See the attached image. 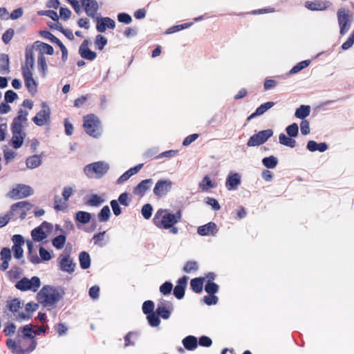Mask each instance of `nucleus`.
Wrapping results in <instances>:
<instances>
[{
  "label": "nucleus",
  "instance_id": "9b49d317",
  "mask_svg": "<svg viewBox=\"0 0 354 354\" xmlns=\"http://www.w3.org/2000/svg\"><path fill=\"white\" fill-rule=\"evenodd\" d=\"M57 261L58 266L62 271L69 274L74 272L75 263L68 253L63 252L57 258Z\"/></svg>",
  "mask_w": 354,
  "mask_h": 354
},
{
  "label": "nucleus",
  "instance_id": "72a5a7b5",
  "mask_svg": "<svg viewBox=\"0 0 354 354\" xmlns=\"http://www.w3.org/2000/svg\"><path fill=\"white\" fill-rule=\"evenodd\" d=\"M41 163V158L38 155H33L26 159V164L28 168L35 169Z\"/></svg>",
  "mask_w": 354,
  "mask_h": 354
},
{
  "label": "nucleus",
  "instance_id": "4d7b16f0",
  "mask_svg": "<svg viewBox=\"0 0 354 354\" xmlns=\"http://www.w3.org/2000/svg\"><path fill=\"white\" fill-rule=\"evenodd\" d=\"M153 208L152 206L150 204H146L143 205L142 208V214L143 217L148 220L150 218L152 214Z\"/></svg>",
  "mask_w": 354,
  "mask_h": 354
},
{
  "label": "nucleus",
  "instance_id": "423d86ee",
  "mask_svg": "<svg viewBox=\"0 0 354 354\" xmlns=\"http://www.w3.org/2000/svg\"><path fill=\"white\" fill-rule=\"evenodd\" d=\"M109 165L103 162H96L86 165L84 172L89 178H102L109 170Z\"/></svg>",
  "mask_w": 354,
  "mask_h": 354
},
{
  "label": "nucleus",
  "instance_id": "de8ad7c7",
  "mask_svg": "<svg viewBox=\"0 0 354 354\" xmlns=\"http://www.w3.org/2000/svg\"><path fill=\"white\" fill-rule=\"evenodd\" d=\"M287 134L292 138L297 136L299 133L298 125L296 123H293L288 126L286 129Z\"/></svg>",
  "mask_w": 354,
  "mask_h": 354
},
{
  "label": "nucleus",
  "instance_id": "f8f14e48",
  "mask_svg": "<svg viewBox=\"0 0 354 354\" xmlns=\"http://www.w3.org/2000/svg\"><path fill=\"white\" fill-rule=\"evenodd\" d=\"M12 146L15 149H18L21 147L24 143L26 133L23 131V125L12 124Z\"/></svg>",
  "mask_w": 354,
  "mask_h": 354
},
{
  "label": "nucleus",
  "instance_id": "338daca9",
  "mask_svg": "<svg viewBox=\"0 0 354 354\" xmlns=\"http://www.w3.org/2000/svg\"><path fill=\"white\" fill-rule=\"evenodd\" d=\"M174 294L178 299L183 298L185 294V287L181 284H178L174 288Z\"/></svg>",
  "mask_w": 354,
  "mask_h": 354
},
{
  "label": "nucleus",
  "instance_id": "4be33fe9",
  "mask_svg": "<svg viewBox=\"0 0 354 354\" xmlns=\"http://www.w3.org/2000/svg\"><path fill=\"white\" fill-rule=\"evenodd\" d=\"M328 6V1L315 0L312 1H307L305 2V7L311 11H323L326 10Z\"/></svg>",
  "mask_w": 354,
  "mask_h": 354
},
{
  "label": "nucleus",
  "instance_id": "864d4df0",
  "mask_svg": "<svg viewBox=\"0 0 354 354\" xmlns=\"http://www.w3.org/2000/svg\"><path fill=\"white\" fill-rule=\"evenodd\" d=\"M39 15H44L51 18L53 21H58L59 17L57 13L52 10H41L38 12Z\"/></svg>",
  "mask_w": 354,
  "mask_h": 354
},
{
  "label": "nucleus",
  "instance_id": "393cba45",
  "mask_svg": "<svg viewBox=\"0 0 354 354\" xmlns=\"http://www.w3.org/2000/svg\"><path fill=\"white\" fill-rule=\"evenodd\" d=\"M11 258V250L8 248H3L0 252V270L4 271L8 268Z\"/></svg>",
  "mask_w": 354,
  "mask_h": 354
},
{
  "label": "nucleus",
  "instance_id": "37998d69",
  "mask_svg": "<svg viewBox=\"0 0 354 354\" xmlns=\"http://www.w3.org/2000/svg\"><path fill=\"white\" fill-rule=\"evenodd\" d=\"M19 331L23 333L24 337L30 338L32 339L31 342L35 340L34 336L32 335L34 330H32V326L31 324H28L21 327L19 329Z\"/></svg>",
  "mask_w": 354,
  "mask_h": 354
},
{
  "label": "nucleus",
  "instance_id": "4468645a",
  "mask_svg": "<svg viewBox=\"0 0 354 354\" xmlns=\"http://www.w3.org/2000/svg\"><path fill=\"white\" fill-rule=\"evenodd\" d=\"M181 218V211L178 210L175 214L169 212L167 209H158L154 216L153 221H178Z\"/></svg>",
  "mask_w": 354,
  "mask_h": 354
},
{
  "label": "nucleus",
  "instance_id": "a19ab883",
  "mask_svg": "<svg viewBox=\"0 0 354 354\" xmlns=\"http://www.w3.org/2000/svg\"><path fill=\"white\" fill-rule=\"evenodd\" d=\"M204 278H196L191 281L192 290L196 292H200L203 290Z\"/></svg>",
  "mask_w": 354,
  "mask_h": 354
},
{
  "label": "nucleus",
  "instance_id": "6ab92c4d",
  "mask_svg": "<svg viewBox=\"0 0 354 354\" xmlns=\"http://www.w3.org/2000/svg\"><path fill=\"white\" fill-rule=\"evenodd\" d=\"M88 17L94 18L99 6L96 0H80Z\"/></svg>",
  "mask_w": 354,
  "mask_h": 354
},
{
  "label": "nucleus",
  "instance_id": "ea45409f",
  "mask_svg": "<svg viewBox=\"0 0 354 354\" xmlns=\"http://www.w3.org/2000/svg\"><path fill=\"white\" fill-rule=\"evenodd\" d=\"M263 165L268 169H273L276 167L278 161L277 158L273 156L266 157L262 160Z\"/></svg>",
  "mask_w": 354,
  "mask_h": 354
},
{
  "label": "nucleus",
  "instance_id": "0e129e2a",
  "mask_svg": "<svg viewBox=\"0 0 354 354\" xmlns=\"http://www.w3.org/2000/svg\"><path fill=\"white\" fill-rule=\"evenodd\" d=\"M154 308V304L151 301H146L142 305V310L145 314H150Z\"/></svg>",
  "mask_w": 354,
  "mask_h": 354
},
{
  "label": "nucleus",
  "instance_id": "6e6d98bb",
  "mask_svg": "<svg viewBox=\"0 0 354 354\" xmlns=\"http://www.w3.org/2000/svg\"><path fill=\"white\" fill-rule=\"evenodd\" d=\"M192 24V23H185V24H180V25L174 26L169 28L167 30V32L169 33V34L174 33V32H176L177 31H179V30H183L185 28H189Z\"/></svg>",
  "mask_w": 354,
  "mask_h": 354
},
{
  "label": "nucleus",
  "instance_id": "c756f323",
  "mask_svg": "<svg viewBox=\"0 0 354 354\" xmlns=\"http://www.w3.org/2000/svg\"><path fill=\"white\" fill-rule=\"evenodd\" d=\"M306 147L312 152L315 151L324 152L328 149V145L325 142L317 143L314 140H310L308 142Z\"/></svg>",
  "mask_w": 354,
  "mask_h": 354
},
{
  "label": "nucleus",
  "instance_id": "a211bd4d",
  "mask_svg": "<svg viewBox=\"0 0 354 354\" xmlns=\"http://www.w3.org/2000/svg\"><path fill=\"white\" fill-rule=\"evenodd\" d=\"M172 182L170 180H159L153 188L154 194L160 198L165 196L171 189Z\"/></svg>",
  "mask_w": 354,
  "mask_h": 354
},
{
  "label": "nucleus",
  "instance_id": "79ce46f5",
  "mask_svg": "<svg viewBox=\"0 0 354 354\" xmlns=\"http://www.w3.org/2000/svg\"><path fill=\"white\" fill-rule=\"evenodd\" d=\"M310 60H304L302 62H299L295 66L292 68V69L289 71V74H295L302 69L306 68L310 64Z\"/></svg>",
  "mask_w": 354,
  "mask_h": 354
},
{
  "label": "nucleus",
  "instance_id": "20e7f679",
  "mask_svg": "<svg viewBox=\"0 0 354 354\" xmlns=\"http://www.w3.org/2000/svg\"><path fill=\"white\" fill-rule=\"evenodd\" d=\"M83 127L85 132L91 137L98 138L101 135V122L94 114L84 116Z\"/></svg>",
  "mask_w": 354,
  "mask_h": 354
},
{
  "label": "nucleus",
  "instance_id": "f704fd0d",
  "mask_svg": "<svg viewBox=\"0 0 354 354\" xmlns=\"http://www.w3.org/2000/svg\"><path fill=\"white\" fill-rule=\"evenodd\" d=\"M37 68L41 76L46 77L48 66L44 55L37 57Z\"/></svg>",
  "mask_w": 354,
  "mask_h": 354
},
{
  "label": "nucleus",
  "instance_id": "e433bc0d",
  "mask_svg": "<svg viewBox=\"0 0 354 354\" xmlns=\"http://www.w3.org/2000/svg\"><path fill=\"white\" fill-rule=\"evenodd\" d=\"M279 141L281 145L294 148L296 146V141L292 137H288L284 133L279 136Z\"/></svg>",
  "mask_w": 354,
  "mask_h": 354
},
{
  "label": "nucleus",
  "instance_id": "7c9ffc66",
  "mask_svg": "<svg viewBox=\"0 0 354 354\" xmlns=\"http://www.w3.org/2000/svg\"><path fill=\"white\" fill-rule=\"evenodd\" d=\"M31 207H27L29 210L26 211V218H32V216L39 217L43 216L45 213L44 210L35 207L34 205L30 203Z\"/></svg>",
  "mask_w": 354,
  "mask_h": 354
},
{
  "label": "nucleus",
  "instance_id": "680f3d73",
  "mask_svg": "<svg viewBox=\"0 0 354 354\" xmlns=\"http://www.w3.org/2000/svg\"><path fill=\"white\" fill-rule=\"evenodd\" d=\"M118 20L120 23H123L125 24H129L132 21L131 17L129 14L124 12L118 14Z\"/></svg>",
  "mask_w": 354,
  "mask_h": 354
},
{
  "label": "nucleus",
  "instance_id": "5701e85b",
  "mask_svg": "<svg viewBox=\"0 0 354 354\" xmlns=\"http://www.w3.org/2000/svg\"><path fill=\"white\" fill-rule=\"evenodd\" d=\"M115 26L114 20L109 17H103L97 21L96 29L99 32H104L106 29H113Z\"/></svg>",
  "mask_w": 354,
  "mask_h": 354
},
{
  "label": "nucleus",
  "instance_id": "f3484780",
  "mask_svg": "<svg viewBox=\"0 0 354 354\" xmlns=\"http://www.w3.org/2000/svg\"><path fill=\"white\" fill-rule=\"evenodd\" d=\"M35 64L33 48L27 46L25 52V62L21 66L22 73H32Z\"/></svg>",
  "mask_w": 354,
  "mask_h": 354
},
{
  "label": "nucleus",
  "instance_id": "f03ea898",
  "mask_svg": "<svg viewBox=\"0 0 354 354\" xmlns=\"http://www.w3.org/2000/svg\"><path fill=\"white\" fill-rule=\"evenodd\" d=\"M26 245L28 248V259L33 264H39L42 261H48L53 258L51 254L43 247L39 248V256H38L32 241L30 239L26 240Z\"/></svg>",
  "mask_w": 354,
  "mask_h": 354
},
{
  "label": "nucleus",
  "instance_id": "774afa93",
  "mask_svg": "<svg viewBox=\"0 0 354 354\" xmlns=\"http://www.w3.org/2000/svg\"><path fill=\"white\" fill-rule=\"evenodd\" d=\"M301 132L303 135H307L310 133L309 122L304 120L300 123Z\"/></svg>",
  "mask_w": 354,
  "mask_h": 354
},
{
  "label": "nucleus",
  "instance_id": "1a4fd4ad",
  "mask_svg": "<svg viewBox=\"0 0 354 354\" xmlns=\"http://www.w3.org/2000/svg\"><path fill=\"white\" fill-rule=\"evenodd\" d=\"M273 135L272 129H266L259 131L257 133L252 136L247 142L249 147L259 146L265 143Z\"/></svg>",
  "mask_w": 354,
  "mask_h": 354
},
{
  "label": "nucleus",
  "instance_id": "0eeeda50",
  "mask_svg": "<svg viewBox=\"0 0 354 354\" xmlns=\"http://www.w3.org/2000/svg\"><path fill=\"white\" fill-rule=\"evenodd\" d=\"M52 225L49 223H43L31 231V236L33 241L42 242L52 234Z\"/></svg>",
  "mask_w": 354,
  "mask_h": 354
},
{
  "label": "nucleus",
  "instance_id": "8fccbe9b",
  "mask_svg": "<svg viewBox=\"0 0 354 354\" xmlns=\"http://www.w3.org/2000/svg\"><path fill=\"white\" fill-rule=\"evenodd\" d=\"M95 44L98 50H102L107 44V39L102 35H98L95 37Z\"/></svg>",
  "mask_w": 354,
  "mask_h": 354
},
{
  "label": "nucleus",
  "instance_id": "69168bd1",
  "mask_svg": "<svg viewBox=\"0 0 354 354\" xmlns=\"http://www.w3.org/2000/svg\"><path fill=\"white\" fill-rule=\"evenodd\" d=\"M205 290L209 294H214L218 292V286L214 283L208 282L205 287Z\"/></svg>",
  "mask_w": 354,
  "mask_h": 354
},
{
  "label": "nucleus",
  "instance_id": "49530a36",
  "mask_svg": "<svg viewBox=\"0 0 354 354\" xmlns=\"http://www.w3.org/2000/svg\"><path fill=\"white\" fill-rule=\"evenodd\" d=\"M28 112L24 110H19L17 117L15 118L12 124L22 125L21 122L26 121Z\"/></svg>",
  "mask_w": 354,
  "mask_h": 354
},
{
  "label": "nucleus",
  "instance_id": "4c0bfd02",
  "mask_svg": "<svg viewBox=\"0 0 354 354\" xmlns=\"http://www.w3.org/2000/svg\"><path fill=\"white\" fill-rule=\"evenodd\" d=\"M80 266L82 269L88 268L91 265V258L88 253L86 252H82L80 253Z\"/></svg>",
  "mask_w": 354,
  "mask_h": 354
},
{
  "label": "nucleus",
  "instance_id": "2f4dec72",
  "mask_svg": "<svg viewBox=\"0 0 354 354\" xmlns=\"http://www.w3.org/2000/svg\"><path fill=\"white\" fill-rule=\"evenodd\" d=\"M216 186V183L212 182L208 176L203 177L198 185V187L202 192H207L209 189L214 188Z\"/></svg>",
  "mask_w": 354,
  "mask_h": 354
},
{
  "label": "nucleus",
  "instance_id": "603ef678",
  "mask_svg": "<svg viewBox=\"0 0 354 354\" xmlns=\"http://www.w3.org/2000/svg\"><path fill=\"white\" fill-rule=\"evenodd\" d=\"M103 201V199H102L100 196L97 194H93L88 201L87 205L90 206H98L102 203Z\"/></svg>",
  "mask_w": 354,
  "mask_h": 354
},
{
  "label": "nucleus",
  "instance_id": "473e14b6",
  "mask_svg": "<svg viewBox=\"0 0 354 354\" xmlns=\"http://www.w3.org/2000/svg\"><path fill=\"white\" fill-rule=\"evenodd\" d=\"M310 113V106L308 105H301L298 109H296L295 115L296 118L304 119L308 116Z\"/></svg>",
  "mask_w": 354,
  "mask_h": 354
},
{
  "label": "nucleus",
  "instance_id": "5fc2aeb1",
  "mask_svg": "<svg viewBox=\"0 0 354 354\" xmlns=\"http://www.w3.org/2000/svg\"><path fill=\"white\" fill-rule=\"evenodd\" d=\"M54 207L57 210H63L67 207V202L57 196L55 198Z\"/></svg>",
  "mask_w": 354,
  "mask_h": 354
},
{
  "label": "nucleus",
  "instance_id": "6e6552de",
  "mask_svg": "<svg viewBox=\"0 0 354 354\" xmlns=\"http://www.w3.org/2000/svg\"><path fill=\"white\" fill-rule=\"evenodd\" d=\"M41 286L40 279L37 277H32L31 279L24 277L19 281L15 287L21 291L31 290L35 292Z\"/></svg>",
  "mask_w": 354,
  "mask_h": 354
},
{
  "label": "nucleus",
  "instance_id": "7ed1b4c3",
  "mask_svg": "<svg viewBox=\"0 0 354 354\" xmlns=\"http://www.w3.org/2000/svg\"><path fill=\"white\" fill-rule=\"evenodd\" d=\"M337 18L339 27V34L344 35L351 27L354 21V15L349 8L342 7L337 10Z\"/></svg>",
  "mask_w": 354,
  "mask_h": 354
},
{
  "label": "nucleus",
  "instance_id": "c03bdc74",
  "mask_svg": "<svg viewBox=\"0 0 354 354\" xmlns=\"http://www.w3.org/2000/svg\"><path fill=\"white\" fill-rule=\"evenodd\" d=\"M53 245L57 248V249H62L64 248L65 243H66V237L64 235H57L53 240Z\"/></svg>",
  "mask_w": 354,
  "mask_h": 354
},
{
  "label": "nucleus",
  "instance_id": "f257e3e1",
  "mask_svg": "<svg viewBox=\"0 0 354 354\" xmlns=\"http://www.w3.org/2000/svg\"><path fill=\"white\" fill-rule=\"evenodd\" d=\"M27 207H31L27 201H20L13 204L9 212L0 217V221H10V220H24L26 218V211L29 210Z\"/></svg>",
  "mask_w": 354,
  "mask_h": 354
},
{
  "label": "nucleus",
  "instance_id": "09e8293b",
  "mask_svg": "<svg viewBox=\"0 0 354 354\" xmlns=\"http://www.w3.org/2000/svg\"><path fill=\"white\" fill-rule=\"evenodd\" d=\"M91 215L86 212L80 211L76 213L75 221H90Z\"/></svg>",
  "mask_w": 354,
  "mask_h": 354
},
{
  "label": "nucleus",
  "instance_id": "052dcab7",
  "mask_svg": "<svg viewBox=\"0 0 354 354\" xmlns=\"http://www.w3.org/2000/svg\"><path fill=\"white\" fill-rule=\"evenodd\" d=\"M14 36V30L8 29L2 35V41L6 44H8Z\"/></svg>",
  "mask_w": 354,
  "mask_h": 354
},
{
  "label": "nucleus",
  "instance_id": "e2e57ef3",
  "mask_svg": "<svg viewBox=\"0 0 354 354\" xmlns=\"http://www.w3.org/2000/svg\"><path fill=\"white\" fill-rule=\"evenodd\" d=\"M147 319H148V322L149 323V324L151 326H158L160 324V319L158 317V315H156V314L154 313H150L147 315Z\"/></svg>",
  "mask_w": 354,
  "mask_h": 354
},
{
  "label": "nucleus",
  "instance_id": "dca6fc26",
  "mask_svg": "<svg viewBox=\"0 0 354 354\" xmlns=\"http://www.w3.org/2000/svg\"><path fill=\"white\" fill-rule=\"evenodd\" d=\"M37 344V342L32 340L28 347L23 349L19 346L13 339H8L7 340V346L9 349L11 350L12 353L17 354H29L36 348Z\"/></svg>",
  "mask_w": 354,
  "mask_h": 354
},
{
  "label": "nucleus",
  "instance_id": "aec40b11",
  "mask_svg": "<svg viewBox=\"0 0 354 354\" xmlns=\"http://www.w3.org/2000/svg\"><path fill=\"white\" fill-rule=\"evenodd\" d=\"M30 47L33 48V50L38 51V56L44 55V54L52 55L54 53L53 47L43 41H37Z\"/></svg>",
  "mask_w": 354,
  "mask_h": 354
},
{
  "label": "nucleus",
  "instance_id": "3c124183",
  "mask_svg": "<svg viewBox=\"0 0 354 354\" xmlns=\"http://www.w3.org/2000/svg\"><path fill=\"white\" fill-rule=\"evenodd\" d=\"M110 215L109 207L106 205L102 207L99 213L98 218L100 221H106L109 219Z\"/></svg>",
  "mask_w": 354,
  "mask_h": 354
},
{
  "label": "nucleus",
  "instance_id": "412c9836",
  "mask_svg": "<svg viewBox=\"0 0 354 354\" xmlns=\"http://www.w3.org/2000/svg\"><path fill=\"white\" fill-rule=\"evenodd\" d=\"M241 176L238 173H230L225 181V187L227 190L236 189L238 186L241 185Z\"/></svg>",
  "mask_w": 354,
  "mask_h": 354
},
{
  "label": "nucleus",
  "instance_id": "2eb2a0df",
  "mask_svg": "<svg viewBox=\"0 0 354 354\" xmlns=\"http://www.w3.org/2000/svg\"><path fill=\"white\" fill-rule=\"evenodd\" d=\"M13 245L12 246V251L14 257L17 259H21L24 257L23 245L26 243V241L20 234L14 235L12 238Z\"/></svg>",
  "mask_w": 354,
  "mask_h": 354
},
{
  "label": "nucleus",
  "instance_id": "39448f33",
  "mask_svg": "<svg viewBox=\"0 0 354 354\" xmlns=\"http://www.w3.org/2000/svg\"><path fill=\"white\" fill-rule=\"evenodd\" d=\"M39 301L44 306H52L60 299L57 290L50 286H44L37 294Z\"/></svg>",
  "mask_w": 354,
  "mask_h": 354
},
{
  "label": "nucleus",
  "instance_id": "cd10ccee",
  "mask_svg": "<svg viewBox=\"0 0 354 354\" xmlns=\"http://www.w3.org/2000/svg\"><path fill=\"white\" fill-rule=\"evenodd\" d=\"M217 231L215 223H207L198 228V233L201 236L214 234Z\"/></svg>",
  "mask_w": 354,
  "mask_h": 354
},
{
  "label": "nucleus",
  "instance_id": "a18cd8bd",
  "mask_svg": "<svg viewBox=\"0 0 354 354\" xmlns=\"http://www.w3.org/2000/svg\"><path fill=\"white\" fill-rule=\"evenodd\" d=\"M171 308H167L163 305H159L157 308L156 312L158 315L165 319H168L170 317Z\"/></svg>",
  "mask_w": 354,
  "mask_h": 354
},
{
  "label": "nucleus",
  "instance_id": "b1692460",
  "mask_svg": "<svg viewBox=\"0 0 354 354\" xmlns=\"http://www.w3.org/2000/svg\"><path fill=\"white\" fill-rule=\"evenodd\" d=\"M79 53L82 58L90 61L94 60L97 57L96 53L88 48L87 40H84L81 44Z\"/></svg>",
  "mask_w": 354,
  "mask_h": 354
},
{
  "label": "nucleus",
  "instance_id": "58836bf2",
  "mask_svg": "<svg viewBox=\"0 0 354 354\" xmlns=\"http://www.w3.org/2000/svg\"><path fill=\"white\" fill-rule=\"evenodd\" d=\"M183 342L184 346L189 350L194 349L197 346V339L194 336L187 337Z\"/></svg>",
  "mask_w": 354,
  "mask_h": 354
},
{
  "label": "nucleus",
  "instance_id": "ddd939ff",
  "mask_svg": "<svg viewBox=\"0 0 354 354\" xmlns=\"http://www.w3.org/2000/svg\"><path fill=\"white\" fill-rule=\"evenodd\" d=\"M42 109L32 118L34 123L39 127L49 123L50 120V109L46 102L41 104Z\"/></svg>",
  "mask_w": 354,
  "mask_h": 354
},
{
  "label": "nucleus",
  "instance_id": "bb28decb",
  "mask_svg": "<svg viewBox=\"0 0 354 354\" xmlns=\"http://www.w3.org/2000/svg\"><path fill=\"white\" fill-rule=\"evenodd\" d=\"M152 184H153V180L151 178L142 180L134 188V189H133L134 194L140 196H143Z\"/></svg>",
  "mask_w": 354,
  "mask_h": 354
},
{
  "label": "nucleus",
  "instance_id": "9d476101",
  "mask_svg": "<svg viewBox=\"0 0 354 354\" xmlns=\"http://www.w3.org/2000/svg\"><path fill=\"white\" fill-rule=\"evenodd\" d=\"M32 188L28 185L24 184H17L15 187L12 188L8 196L12 199H21L33 194Z\"/></svg>",
  "mask_w": 354,
  "mask_h": 354
},
{
  "label": "nucleus",
  "instance_id": "13d9d810",
  "mask_svg": "<svg viewBox=\"0 0 354 354\" xmlns=\"http://www.w3.org/2000/svg\"><path fill=\"white\" fill-rule=\"evenodd\" d=\"M205 202L207 205L211 206L214 210L218 211L221 209V205L216 199L212 197H207Z\"/></svg>",
  "mask_w": 354,
  "mask_h": 354
},
{
  "label": "nucleus",
  "instance_id": "a878e982",
  "mask_svg": "<svg viewBox=\"0 0 354 354\" xmlns=\"http://www.w3.org/2000/svg\"><path fill=\"white\" fill-rule=\"evenodd\" d=\"M22 75L28 91L34 95L37 92V83L32 77V73H22Z\"/></svg>",
  "mask_w": 354,
  "mask_h": 354
},
{
  "label": "nucleus",
  "instance_id": "c9c22d12",
  "mask_svg": "<svg viewBox=\"0 0 354 354\" xmlns=\"http://www.w3.org/2000/svg\"><path fill=\"white\" fill-rule=\"evenodd\" d=\"M175 223H157V227L160 229L165 230L172 234H176L178 228L174 225Z\"/></svg>",
  "mask_w": 354,
  "mask_h": 354
},
{
  "label": "nucleus",
  "instance_id": "c85d7f7f",
  "mask_svg": "<svg viewBox=\"0 0 354 354\" xmlns=\"http://www.w3.org/2000/svg\"><path fill=\"white\" fill-rule=\"evenodd\" d=\"M274 105V103L272 102H266L261 106H259L250 116L248 117L247 120L250 121L252 118H254L257 116L263 115L266 111L272 108Z\"/></svg>",
  "mask_w": 354,
  "mask_h": 354
},
{
  "label": "nucleus",
  "instance_id": "bf43d9fd",
  "mask_svg": "<svg viewBox=\"0 0 354 354\" xmlns=\"http://www.w3.org/2000/svg\"><path fill=\"white\" fill-rule=\"evenodd\" d=\"M17 94L12 90H8L5 93V101L7 103H12L17 98Z\"/></svg>",
  "mask_w": 354,
  "mask_h": 354
}]
</instances>
